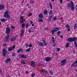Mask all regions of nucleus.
I'll return each mask as SVG.
<instances>
[{
	"mask_svg": "<svg viewBox=\"0 0 77 77\" xmlns=\"http://www.w3.org/2000/svg\"><path fill=\"white\" fill-rule=\"evenodd\" d=\"M8 13L9 11H5L4 13V17H5V18H10V16L8 14Z\"/></svg>",
	"mask_w": 77,
	"mask_h": 77,
	"instance_id": "nucleus-1",
	"label": "nucleus"
},
{
	"mask_svg": "<svg viewBox=\"0 0 77 77\" xmlns=\"http://www.w3.org/2000/svg\"><path fill=\"white\" fill-rule=\"evenodd\" d=\"M77 39V38L74 37L73 38H67V40L69 42H72V41H74Z\"/></svg>",
	"mask_w": 77,
	"mask_h": 77,
	"instance_id": "nucleus-2",
	"label": "nucleus"
},
{
	"mask_svg": "<svg viewBox=\"0 0 77 77\" xmlns=\"http://www.w3.org/2000/svg\"><path fill=\"white\" fill-rule=\"evenodd\" d=\"M3 56H6V54H7V51H6V49H4L3 50Z\"/></svg>",
	"mask_w": 77,
	"mask_h": 77,
	"instance_id": "nucleus-3",
	"label": "nucleus"
},
{
	"mask_svg": "<svg viewBox=\"0 0 77 77\" xmlns=\"http://www.w3.org/2000/svg\"><path fill=\"white\" fill-rule=\"evenodd\" d=\"M25 19H23V17H20V23L21 24L22 23H23L24 21H25Z\"/></svg>",
	"mask_w": 77,
	"mask_h": 77,
	"instance_id": "nucleus-4",
	"label": "nucleus"
},
{
	"mask_svg": "<svg viewBox=\"0 0 77 77\" xmlns=\"http://www.w3.org/2000/svg\"><path fill=\"white\" fill-rule=\"evenodd\" d=\"M66 61L65 60H62L61 62V65H65L66 63Z\"/></svg>",
	"mask_w": 77,
	"mask_h": 77,
	"instance_id": "nucleus-5",
	"label": "nucleus"
},
{
	"mask_svg": "<svg viewBox=\"0 0 77 77\" xmlns=\"http://www.w3.org/2000/svg\"><path fill=\"white\" fill-rule=\"evenodd\" d=\"M15 45H14L13 46L11 47V48H8V50L9 51H11V50H12V49H13L14 48H15Z\"/></svg>",
	"mask_w": 77,
	"mask_h": 77,
	"instance_id": "nucleus-6",
	"label": "nucleus"
},
{
	"mask_svg": "<svg viewBox=\"0 0 77 77\" xmlns=\"http://www.w3.org/2000/svg\"><path fill=\"white\" fill-rule=\"evenodd\" d=\"M77 66V61L76 60L74 63L73 64H72V66H74V67H75V66Z\"/></svg>",
	"mask_w": 77,
	"mask_h": 77,
	"instance_id": "nucleus-7",
	"label": "nucleus"
},
{
	"mask_svg": "<svg viewBox=\"0 0 77 77\" xmlns=\"http://www.w3.org/2000/svg\"><path fill=\"white\" fill-rule=\"evenodd\" d=\"M31 65L32 66H33V67H35V66H36V65L35 64V62L33 61H32L31 62Z\"/></svg>",
	"mask_w": 77,
	"mask_h": 77,
	"instance_id": "nucleus-8",
	"label": "nucleus"
},
{
	"mask_svg": "<svg viewBox=\"0 0 77 77\" xmlns=\"http://www.w3.org/2000/svg\"><path fill=\"white\" fill-rule=\"evenodd\" d=\"M7 33L8 34L10 33V29L9 28H7L6 30Z\"/></svg>",
	"mask_w": 77,
	"mask_h": 77,
	"instance_id": "nucleus-9",
	"label": "nucleus"
},
{
	"mask_svg": "<svg viewBox=\"0 0 77 77\" xmlns=\"http://www.w3.org/2000/svg\"><path fill=\"white\" fill-rule=\"evenodd\" d=\"M22 58H24V59H26L27 57V56L26 55H22L20 56Z\"/></svg>",
	"mask_w": 77,
	"mask_h": 77,
	"instance_id": "nucleus-10",
	"label": "nucleus"
},
{
	"mask_svg": "<svg viewBox=\"0 0 77 77\" xmlns=\"http://www.w3.org/2000/svg\"><path fill=\"white\" fill-rule=\"evenodd\" d=\"M45 59L46 62H48V61H50V59H51V58H50V57H48L46 58Z\"/></svg>",
	"mask_w": 77,
	"mask_h": 77,
	"instance_id": "nucleus-11",
	"label": "nucleus"
},
{
	"mask_svg": "<svg viewBox=\"0 0 77 77\" xmlns=\"http://www.w3.org/2000/svg\"><path fill=\"white\" fill-rule=\"evenodd\" d=\"M9 35H7V37L5 38V39L6 40V42H8V41H9V40H8L9 39Z\"/></svg>",
	"mask_w": 77,
	"mask_h": 77,
	"instance_id": "nucleus-12",
	"label": "nucleus"
},
{
	"mask_svg": "<svg viewBox=\"0 0 77 77\" xmlns=\"http://www.w3.org/2000/svg\"><path fill=\"white\" fill-rule=\"evenodd\" d=\"M23 52V49L22 48L19 49L17 51V53H20V52Z\"/></svg>",
	"mask_w": 77,
	"mask_h": 77,
	"instance_id": "nucleus-13",
	"label": "nucleus"
},
{
	"mask_svg": "<svg viewBox=\"0 0 77 77\" xmlns=\"http://www.w3.org/2000/svg\"><path fill=\"white\" fill-rule=\"evenodd\" d=\"M1 20L2 22H5V21H7V19H1Z\"/></svg>",
	"mask_w": 77,
	"mask_h": 77,
	"instance_id": "nucleus-14",
	"label": "nucleus"
},
{
	"mask_svg": "<svg viewBox=\"0 0 77 77\" xmlns=\"http://www.w3.org/2000/svg\"><path fill=\"white\" fill-rule=\"evenodd\" d=\"M52 42L53 43H55V40L54 39V37H52Z\"/></svg>",
	"mask_w": 77,
	"mask_h": 77,
	"instance_id": "nucleus-15",
	"label": "nucleus"
},
{
	"mask_svg": "<svg viewBox=\"0 0 77 77\" xmlns=\"http://www.w3.org/2000/svg\"><path fill=\"white\" fill-rule=\"evenodd\" d=\"M11 60V58H8L6 60V63H8V62H10Z\"/></svg>",
	"mask_w": 77,
	"mask_h": 77,
	"instance_id": "nucleus-16",
	"label": "nucleus"
},
{
	"mask_svg": "<svg viewBox=\"0 0 77 77\" xmlns=\"http://www.w3.org/2000/svg\"><path fill=\"white\" fill-rule=\"evenodd\" d=\"M47 13H48V11H47V10H45L44 12L45 15H47Z\"/></svg>",
	"mask_w": 77,
	"mask_h": 77,
	"instance_id": "nucleus-17",
	"label": "nucleus"
},
{
	"mask_svg": "<svg viewBox=\"0 0 77 77\" xmlns=\"http://www.w3.org/2000/svg\"><path fill=\"white\" fill-rule=\"evenodd\" d=\"M39 17L40 18H43V15L42 14H40L39 15Z\"/></svg>",
	"mask_w": 77,
	"mask_h": 77,
	"instance_id": "nucleus-18",
	"label": "nucleus"
},
{
	"mask_svg": "<svg viewBox=\"0 0 77 77\" xmlns=\"http://www.w3.org/2000/svg\"><path fill=\"white\" fill-rule=\"evenodd\" d=\"M39 45L41 46H43L44 45V43L42 42H41L39 43Z\"/></svg>",
	"mask_w": 77,
	"mask_h": 77,
	"instance_id": "nucleus-19",
	"label": "nucleus"
},
{
	"mask_svg": "<svg viewBox=\"0 0 77 77\" xmlns=\"http://www.w3.org/2000/svg\"><path fill=\"white\" fill-rule=\"evenodd\" d=\"M16 39H17V38H16V37L13 38L11 39V41H14V40H15Z\"/></svg>",
	"mask_w": 77,
	"mask_h": 77,
	"instance_id": "nucleus-20",
	"label": "nucleus"
},
{
	"mask_svg": "<svg viewBox=\"0 0 77 77\" xmlns=\"http://www.w3.org/2000/svg\"><path fill=\"white\" fill-rule=\"evenodd\" d=\"M69 43L68 42L67 43L66 45V48H68V47H69Z\"/></svg>",
	"mask_w": 77,
	"mask_h": 77,
	"instance_id": "nucleus-21",
	"label": "nucleus"
},
{
	"mask_svg": "<svg viewBox=\"0 0 77 77\" xmlns=\"http://www.w3.org/2000/svg\"><path fill=\"white\" fill-rule=\"evenodd\" d=\"M4 8V6L2 5H0V9H3Z\"/></svg>",
	"mask_w": 77,
	"mask_h": 77,
	"instance_id": "nucleus-22",
	"label": "nucleus"
},
{
	"mask_svg": "<svg viewBox=\"0 0 77 77\" xmlns=\"http://www.w3.org/2000/svg\"><path fill=\"white\" fill-rule=\"evenodd\" d=\"M52 18V16H51L49 18V19L48 20V22H50V20H51V19Z\"/></svg>",
	"mask_w": 77,
	"mask_h": 77,
	"instance_id": "nucleus-23",
	"label": "nucleus"
},
{
	"mask_svg": "<svg viewBox=\"0 0 77 77\" xmlns=\"http://www.w3.org/2000/svg\"><path fill=\"white\" fill-rule=\"evenodd\" d=\"M38 20L39 22H42L43 21V20H42V19L41 18H39L38 19Z\"/></svg>",
	"mask_w": 77,
	"mask_h": 77,
	"instance_id": "nucleus-24",
	"label": "nucleus"
},
{
	"mask_svg": "<svg viewBox=\"0 0 77 77\" xmlns=\"http://www.w3.org/2000/svg\"><path fill=\"white\" fill-rule=\"evenodd\" d=\"M42 41H43L44 43V45L45 46H47V43H46V42H45V41L44 40H42Z\"/></svg>",
	"mask_w": 77,
	"mask_h": 77,
	"instance_id": "nucleus-25",
	"label": "nucleus"
},
{
	"mask_svg": "<svg viewBox=\"0 0 77 77\" xmlns=\"http://www.w3.org/2000/svg\"><path fill=\"white\" fill-rule=\"evenodd\" d=\"M49 5H50V6H51V9H53V6L51 5V2H50Z\"/></svg>",
	"mask_w": 77,
	"mask_h": 77,
	"instance_id": "nucleus-26",
	"label": "nucleus"
},
{
	"mask_svg": "<svg viewBox=\"0 0 77 77\" xmlns=\"http://www.w3.org/2000/svg\"><path fill=\"white\" fill-rule=\"evenodd\" d=\"M29 26V23H27L25 26V27L26 28H28Z\"/></svg>",
	"mask_w": 77,
	"mask_h": 77,
	"instance_id": "nucleus-27",
	"label": "nucleus"
},
{
	"mask_svg": "<svg viewBox=\"0 0 77 77\" xmlns=\"http://www.w3.org/2000/svg\"><path fill=\"white\" fill-rule=\"evenodd\" d=\"M23 30H22L20 33V36H23Z\"/></svg>",
	"mask_w": 77,
	"mask_h": 77,
	"instance_id": "nucleus-28",
	"label": "nucleus"
},
{
	"mask_svg": "<svg viewBox=\"0 0 77 77\" xmlns=\"http://www.w3.org/2000/svg\"><path fill=\"white\" fill-rule=\"evenodd\" d=\"M53 12V11L52 10H50L49 12V15H51V14H52V12Z\"/></svg>",
	"mask_w": 77,
	"mask_h": 77,
	"instance_id": "nucleus-29",
	"label": "nucleus"
},
{
	"mask_svg": "<svg viewBox=\"0 0 77 77\" xmlns=\"http://www.w3.org/2000/svg\"><path fill=\"white\" fill-rule=\"evenodd\" d=\"M74 44L76 48H77V42H74Z\"/></svg>",
	"mask_w": 77,
	"mask_h": 77,
	"instance_id": "nucleus-30",
	"label": "nucleus"
},
{
	"mask_svg": "<svg viewBox=\"0 0 77 77\" xmlns=\"http://www.w3.org/2000/svg\"><path fill=\"white\" fill-rule=\"evenodd\" d=\"M25 23H23L22 25V28H24V26H25Z\"/></svg>",
	"mask_w": 77,
	"mask_h": 77,
	"instance_id": "nucleus-31",
	"label": "nucleus"
},
{
	"mask_svg": "<svg viewBox=\"0 0 77 77\" xmlns=\"http://www.w3.org/2000/svg\"><path fill=\"white\" fill-rule=\"evenodd\" d=\"M71 8L72 11H73V10H74V6H71Z\"/></svg>",
	"mask_w": 77,
	"mask_h": 77,
	"instance_id": "nucleus-32",
	"label": "nucleus"
},
{
	"mask_svg": "<svg viewBox=\"0 0 77 77\" xmlns=\"http://www.w3.org/2000/svg\"><path fill=\"white\" fill-rule=\"evenodd\" d=\"M30 51V48H29L27 50H25L26 51H27V52H29V51Z\"/></svg>",
	"mask_w": 77,
	"mask_h": 77,
	"instance_id": "nucleus-33",
	"label": "nucleus"
},
{
	"mask_svg": "<svg viewBox=\"0 0 77 77\" xmlns=\"http://www.w3.org/2000/svg\"><path fill=\"white\" fill-rule=\"evenodd\" d=\"M77 24H75L74 26V29H75L76 28H77Z\"/></svg>",
	"mask_w": 77,
	"mask_h": 77,
	"instance_id": "nucleus-34",
	"label": "nucleus"
},
{
	"mask_svg": "<svg viewBox=\"0 0 77 77\" xmlns=\"http://www.w3.org/2000/svg\"><path fill=\"white\" fill-rule=\"evenodd\" d=\"M66 27L68 28H69V25L67 24L66 25Z\"/></svg>",
	"mask_w": 77,
	"mask_h": 77,
	"instance_id": "nucleus-35",
	"label": "nucleus"
},
{
	"mask_svg": "<svg viewBox=\"0 0 77 77\" xmlns=\"http://www.w3.org/2000/svg\"><path fill=\"white\" fill-rule=\"evenodd\" d=\"M71 6H74V3H73L72 2H71Z\"/></svg>",
	"mask_w": 77,
	"mask_h": 77,
	"instance_id": "nucleus-36",
	"label": "nucleus"
},
{
	"mask_svg": "<svg viewBox=\"0 0 77 77\" xmlns=\"http://www.w3.org/2000/svg\"><path fill=\"white\" fill-rule=\"evenodd\" d=\"M49 72L51 75H53V72H51V71H49Z\"/></svg>",
	"mask_w": 77,
	"mask_h": 77,
	"instance_id": "nucleus-37",
	"label": "nucleus"
},
{
	"mask_svg": "<svg viewBox=\"0 0 77 77\" xmlns=\"http://www.w3.org/2000/svg\"><path fill=\"white\" fill-rule=\"evenodd\" d=\"M41 72H45V70L44 69H42L41 70Z\"/></svg>",
	"mask_w": 77,
	"mask_h": 77,
	"instance_id": "nucleus-38",
	"label": "nucleus"
},
{
	"mask_svg": "<svg viewBox=\"0 0 77 77\" xmlns=\"http://www.w3.org/2000/svg\"><path fill=\"white\" fill-rule=\"evenodd\" d=\"M16 55H17V54H16V53H13L12 54L13 56H16Z\"/></svg>",
	"mask_w": 77,
	"mask_h": 77,
	"instance_id": "nucleus-39",
	"label": "nucleus"
},
{
	"mask_svg": "<svg viewBox=\"0 0 77 77\" xmlns=\"http://www.w3.org/2000/svg\"><path fill=\"white\" fill-rule=\"evenodd\" d=\"M55 30V32H56L57 31V30H59V28H56L54 29Z\"/></svg>",
	"mask_w": 77,
	"mask_h": 77,
	"instance_id": "nucleus-40",
	"label": "nucleus"
},
{
	"mask_svg": "<svg viewBox=\"0 0 77 77\" xmlns=\"http://www.w3.org/2000/svg\"><path fill=\"white\" fill-rule=\"evenodd\" d=\"M51 32H52V34H53V32H56V31H55V29H54V30H53L51 31Z\"/></svg>",
	"mask_w": 77,
	"mask_h": 77,
	"instance_id": "nucleus-41",
	"label": "nucleus"
},
{
	"mask_svg": "<svg viewBox=\"0 0 77 77\" xmlns=\"http://www.w3.org/2000/svg\"><path fill=\"white\" fill-rule=\"evenodd\" d=\"M21 62V63L22 64H23V65L24 64H26V63L24 62V61H22Z\"/></svg>",
	"mask_w": 77,
	"mask_h": 77,
	"instance_id": "nucleus-42",
	"label": "nucleus"
},
{
	"mask_svg": "<svg viewBox=\"0 0 77 77\" xmlns=\"http://www.w3.org/2000/svg\"><path fill=\"white\" fill-rule=\"evenodd\" d=\"M35 73H33L31 75V77H33L34 76H35Z\"/></svg>",
	"mask_w": 77,
	"mask_h": 77,
	"instance_id": "nucleus-43",
	"label": "nucleus"
},
{
	"mask_svg": "<svg viewBox=\"0 0 77 77\" xmlns=\"http://www.w3.org/2000/svg\"><path fill=\"white\" fill-rule=\"evenodd\" d=\"M60 33H61V32L60 31H58L57 32L58 35H60Z\"/></svg>",
	"mask_w": 77,
	"mask_h": 77,
	"instance_id": "nucleus-44",
	"label": "nucleus"
},
{
	"mask_svg": "<svg viewBox=\"0 0 77 77\" xmlns=\"http://www.w3.org/2000/svg\"><path fill=\"white\" fill-rule=\"evenodd\" d=\"M32 16V13H30L29 14H28V17H30V16Z\"/></svg>",
	"mask_w": 77,
	"mask_h": 77,
	"instance_id": "nucleus-45",
	"label": "nucleus"
},
{
	"mask_svg": "<svg viewBox=\"0 0 77 77\" xmlns=\"http://www.w3.org/2000/svg\"><path fill=\"white\" fill-rule=\"evenodd\" d=\"M60 48H57V51H60Z\"/></svg>",
	"mask_w": 77,
	"mask_h": 77,
	"instance_id": "nucleus-46",
	"label": "nucleus"
},
{
	"mask_svg": "<svg viewBox=\"0 0 77 77\" xmlns=\"http://www.w3.org/2000/svg\"><path fill=\"white\" fill-rule=\"evenodd\" d=\"M32 45L31 44H29V47H32Z\"/></svg>",
	"mask_w": 77,
	"mask_h": 77,
	"instance_id": "nucleus-47",
	"label": "nucleus"
},
{
	"mask_svg": "<svg viewBox=\"0 0 77 77\" xmlns=\"http://www.w3.org/2000/svg\"><path fill=\"white\" fill-rule=\"evenodd\" d=\"M11 28L12 29H15V27H14V26H11Z\"/></svg>",
	"mask_w": 77,
	"mask_h": 77,
	"instance_id": "nucleus-48",
	"label": "nucleus"
},
{
	"mask_svg": "<svg viewBox=\"0 0 77 77\" xmlns=\"http://www.w3.org/2000/svg\"><path fill=\"white\" fill-rule=\"evenodd\" d=\"M62 1H63V0H60V3H61V4H62Z\"/></svg>",
	"mask_w": 77,
	"mask_h": 77,
	"instance_id": "nucleus-49",
	"label": "nucleus"
},
{
	"mask_svg": "<svg viewBox=\"0 0 77 77\" xmlns=\"http://www.w3.org/2000/svg\"><path fill=\"white\" fill-rule=\"evenodd\" d=\"M68 6L69 7H70L71 6V5L70 4H68Z\"/></svg>",
	"mask_w": 77,
	"mask_h": 77,
	"instance_id": "nucleus-50",
	"label": "nucleus"
},
{
	"mask_svg": "<svg viewBox=\"0 0 77 77\" xmlns=\"http://www.w3.org/2000/svg\"><path fill=\"white\" fill-rule=\"evenodd\" d=\"M30 2L31 3V4H32V3H33V1H30Z\"/></svg>",
	"mask_w": 77,
	"mask_h": 77,
	"instance_id": "nucleus-51",
	"label": "nucleus"
},
{
	"mask_svg": "<svg viewBox=\"0 0 77 77\" xmlns=\"http://www.w3.org/2000/svg\"><path fill=\"white\" fill-rule=\"evenodd\" d=\"M53 20H56V17H54Z\"/></svg>",
	"mask_w": 77,
	"mask_h": 77,
	"instance_id": "nucleus-52",
	"label": "nucleus"
},
{
	"mask_svg": "<svg viewBox=\"0 0 77 77\" xmlns=\"http://www.w3.org/2000/svg\"><path fill=\"white\" fill-rule=\"evenodd\" d=\"M3 45L4 46H6V44H3Z\"/></svg>",
	"mask_w": 77,
	"mask_h": 77,
	"instance_id": "nucleus-53",
	"label": "nucleus"
},
{
	"mask_svg": "<svg viewBox=\"0 0 77 77\" xmlns=\"http://www.w3.org/2000/svg\"><path fill=\"white\" fill-rule=\"evenodd\" d=\"M69 30H70V28H68V31L69 32Z\"/></svg>",
	"mask_w": 77,
	"mask_h": 77,
	"instance_id": "nucleus-54",
	"label": "nucleus"
},
{
	"mask_svg": "<svg viewBox=\"0 0 77 77\" xmlns=\"http://www.w3.org/2000/svg\"><path fill=\"white\" fill-rule=\"evenodd\" d=\"M28 32H29V33H30V32H31V30L30 29H29L28 30Z\"/></svg>",
	"mask_w": 77,
	"mask_h": 77,
	"instance_id": "nucleus-55",
	"label": "nucleus"
},
{
	"mask_svg": "<svg viewBox=\"0 0 77 77\" xmlns=\"http://www.w3.org/2000/svg\"><path fill=\"white\" fill-rule=\"evenodd\" d=\"M25 45L26 46V47H27L28 46V45H27V44Z\"/></svg>",
	"mask_w": 77,
	"mask_h": 77,
	"instance_id": "nucleus-56",
	"label": "nucleus"
},
{
	"mask_svg": "<svg viewBox=\"0 0 77 77\" xmlns=\"http://www.w3.org/2000/svg\"><path fill=\"white\" fill-rule=\"evenodd\" d=\"M25 73H26V74H28V71H26V72Z\"/></svg>",
	"mask_w": 77,
	"mask_h": 77,
	"instance_id": "nucleus-57",
	"label": "nucleus"
},
{
	"mask_svg": "<svg viewBox=\"0 0 77 77\" xmlns=\"http://www.w3.org/2000/svg\"><path fill=\"white\" fill-rule=\"evenodd\" d=\"M32 27H33V26H34V24H32Z\"/></svg>",
	"mask_w": 77,
	"mask_h": 77,
	"instance_id": "nucleus-58",
	"label": "nucleus"
},
{
	"mask_svg": "<svg viewBox=\"0 0 77 77\" xmlns=\"http://www.w3.org/2000/svg\"><path fill=\"white\" fill-rule=\"evenodd\" d=\"M30 22L31 23V24H33V22H31V21H30Z\"/></svg>",
	"mask_w": 77,
	"mask_h": 77,
	"instance_id": "nucleus-59",
	"label": "nucleus"
},
{
	"mask_svg": "<svg viewBox=\"0 0 77 77\" xmlns=\"http://www.w3.org/2000/svg\"><path fill=\"white\" fill-rule=\"evenodd\" d=\"M46 73L47 74H48V72H47V71H46Z\"/></svg>",
	"mask_w": 77,
	"mask_h": 77,
	"instance_id": "nucleus-60",
	"label": "nucleus"
},
{
	"mask_svg": "<svg viewBox=\"0 0 77 77\" xmlns=\"http://www.w3.org/2000/svg\"><path fill=\"white\" fill-rule=\"evenodd\" d=\"M60 37H61V38H63V36H62V35H61Z\"/></svg>",
	"mask_w": 77,
	"mask_h": 77,
	"instance_id": "nucleus-61",
	"label": "nucleus"
},
{
	"mask_svg": "<svg viewBox=\"0 0 77 77\" xmlns=\"http://www.w3.org/2000/svg\"><path fill=\"white\" fill-rule=\"evenodd\" d=\"M27 6H29V4H27Z\"/></svg>",
	"mask_w": 77,
	"mask_h": 77,
	"instance_id": "nucleus-62",
	"label": "nucleus"
},
{
	"mask_svg": "<svg viewBox=\"0 0 77 77\" xmlns=\"http://www.w3.org/2000/svg\"><path fill=\"white\" fill-rule=\"evenodd\" d=\"M0 72L1 73V72H2V70H0Z\"/></svg>",
	"mask_w": 77,
	"mask_h": 77,
	"instance_id": "nucleus-63",
	"label": "nucleus"
},
{
	"mask_svg": "<svg viewBox=\"0 0 77 77\" xmlns=\"http://www.w3.org/2000/svg\"><path fill=\"white\" fill-rule=\"evenodd\" d=\"M1 24H2V23H1V22H0V25H1Z\"/></svg>",
	"mask_w": 77,
	"mask_h": 77,
	"instance_id": "nucleus-64",
	"label": "nucleus"
}]
</instances>
